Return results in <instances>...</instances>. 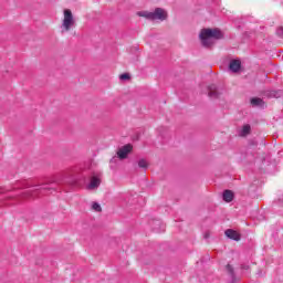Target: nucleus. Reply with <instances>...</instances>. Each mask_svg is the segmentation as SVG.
<instances>
[{
    "mask_svg": "<svg viewBox=\"0 0 283 283\" xmlns=\"http://www.w3.org/2000/svg\"><path fill=\"white\" fill-rule=\"evenodd\" d=\"M52 182H54V180L48 179L46 181H44L42 184L32 186L28 181H17L11 187H1L0 193H8L10 191H17V189H30V190L23 191L21 193V198L24 200L28 198H36V192L43 191V190L45 191V190L50 189V187H48V185H52Z\"/></svg>",
    "mask_w": 283,
    "mask_h": 283,
    "instance_id": "f257e3e1",
    "label": "nucleus"
},
{
    "mask_svg": "<svg viewBox=\"0 0 283 283\" xmlns=\"http://www.w3.org/2000/svg\"><path fill=\"white\" fill-rule=\"evenodd\" d=\"M199 39L203 48H211L214 39H222V32L218 29H203L199 34Z\"/></svg>",
    "mask_w": 283,
    "mask_h": 283,
    "instance_id": "f03ea898",
    "label": "nucleus"
},
{
    "mask_svg": "<svg viewBox=\"0 0 283 283\" xmlns=\"http://www.w3.org/2000/svg\"><path fill=\"white\" fill-rule=\"evenodd\" d=\"M137 14L138 17H144V19H148L149 21H165V19H167V11L161 8L155 9L154 12L139 11Z\"/></svg>",
    "mask_w": 283,
    "mask_h": 283,
    "instance_id": "7ed1b4c3",
    "label": "nucleus"
},
{
    "mask_svg": "<svg viewBox=\"0 0 283 283\" xmlns=\"http://www.w3.org/2000/svg\"><path fill=\"white\" fill-rule=\"evenodd\" d=\"M72 28H74V17L72 15V11L70 9H66L64 11V19L62 22V33L70 32Z\"/></svg>",
    "mask_w": 283,
    "mask_h": 283,
    "instance_id": "20e7f679",
    "label": "nucleus"
},
{
    "mask_svg": "<svg viewBox=\"0 0 283 283\" xmlns=\"http://www.w3.org/2000/svg\"><path fill=\"white\" fill-rule=\"evenodd\" d=\"M132 149L133 147L129 144L123 146L117 150V158H119V160H125V158H127V156H129L132 153Z\"/></svg>",
    "mask_w": 283,
    "mask_h": 283,
    "instance_id": "39448f33",
    "label": "nucleus"
},
{
    "mask_svg": "<svg viewBox=\"0 0 283 283\" xmlns=\"http://www.w3.org/2000/svg\"><path fill=\"white\" fill-rule=\"evenodd\" d=\"M98 187H101V177L98 176H93L91 178L90 184L87 185V189L90 191H94V189H98Z\"/></svg>",
    "mask_w": 283,
    "mask_h": 283,
    "instance_id": "423d86ee",
    "label": "nucleus"
},
{
    "mask_svg": "<svg viewBox=\"0 0 283 283\" xmlns=\"http://www.w3.org/2000/svg\"><path fill=\"white\" fill-rule=\"evenodd\" d=\"M242 67V62L240 60H232L229 64L230 72H240V69Z\"/></svg>",
    "mask_w": 283,
    "mask_h": 283,
    "instance_id": "0eeeda50",
    "label": "nucleus"
},
{
    "mask_svg": "<svg viewBox=\"0 0 283 283\" xmlns=\"http://www.w3.org/2000/svg\"><path fill=\"white\" fill-rule=\"evenodd\" d=\"M226 235L227 238H229L230 240H234L235 242H240V233H238L234 230H226Z\"/></svg>",
    "mask_w": 283,
    "mask_h": 283,
    "instance_id": "6e6552de",
    "label": "nucleus"
},
{
    "mask_svg": "<svg viewBox=\"0 0 283 283\" xmlns=\"http://www.w3.org/2000/svg\"><path fill=\"white\" fill-rule=\"evenodd\" d=\"M250 134H251V125L249 124L243 125L239 132V136L241 137L249 136Z\"/></svg>",
    "mask_w": 283,
    "mask_h": 283,
    "instance_id": "1a4fd4ad",
    "label": "nucleus"
},
{
    "mask_svg": "<svg viewBox=\"0 0 283 283\" xmlns=\"http://www.w3.org/2000/svg\"><path fill=\"white\" fill-rule=\"evenodd\" d=\"M251 105L253 107H262L264 105V101H262V98H260V97H253L251 99Z\"/></svg>",
    "mask_w": 283,
    "mask_h": 283,
    "instance_id": "9d476101",
    "label": "nucleus"
},
{
    "mask_svg": "<svg viewBox=\"0 0 283 283\" xmlns=\"http://www.w3.org/2000/svg\"><path fill=\"white\" fill-rule=\"evenodd\" d=\"M223 200H224V202H232L233 201V191L226 190L223 192Z\"/></svg>",
    "mask_w": 283,
    "mask_h": 283,
    "instance_id": "9b49d317",
    "label": "nucleus"
},
{
    "mask_svg": "<svg viewBox=\"0 0 283 283\" xmlns=\"http://www.w3.org/2000/svg\"><path fill=\"white\" fill-rule=\"evenodd\" d=\"M149 167V163L145 159H139L138 160V168L139 169H147Z\"/></svg>",
    "mask_w": 283,
    "mask_h": 283,
    "instance_id": "f8f14e48",
    "label": "nucleus"
},
{
    "mask_svg": "<svg viewBox=\"0 0 283 283\" xmlns=\"http://www.w3.org/2000/svg\"><path fill=\"white\" fill-rule=\"evenodd\" d=\"M92 209H93V211H96L97 213H99V211H103V209L101 208V205L98 202H93Z\"/></svg>",
    "mask_w": 283,
    "mask_h": 283,
    "instance_id": "ddd939ff",
    "label": "nucleus"
},
{
    "mask_svg": "<svg viewBox=\"0 0 283 283\" xmlns=\"http://www.w3.org/2000/svg\"><path fill=\"white\" fill-rule=\"evenodd\" d=\"M208 96L210 98H218V92L216 91V88H210Z\"/></svg>",
    "mask_w": 283,
    "mask_h": 283,
    "instance_id": "4468645a",
    "label": "nucleus"
},
{
    "mask_svg": "<svg viewBox=\"0 0 283 283\" xmlns=\"http://www.w3.org/2000/svg\"><path fill=\"white\" fill-rule=\"evenodd\" d=\"M120 81H129V74L124 73L119 76Z\"/></svg>",
    "mask_w": 283,
    "mask_h": 283,
    "instance_id": "2eb2a0df",
    "label": "nucleus"
},
{
    "mask_svg": "<svg viewBox=\"0 0 283 283\" xmlns=\"http://www.w3.org/2000/svg\"><path fill=\"white\" fill-rule=\"evenodd\" d=\"M227 271L233 277V268L230 264L227 265Z\"/></svg>",
    "mask_w": 283,
    "mask_h": 283,
    "instance_id": "dca6fc26",
    "label": "nucleus"
},
{
    "mask_svg": "<svg viewBox=\"0 0 283 283\" xmlns=\"http://www.w3.org/2000/svg\"><path fill=\"white\" fill-rule=\"evenodd\" d=\"M276 34H277L279 36H283V27H281V28H279V29L276 30Z\"/></svg>",
    "mask_w": 283,
    "mask_h": 283,
    "instance_id": "f3484780",
    "label": "nucleus"
},
{
    "mask_svg": "<svg viewBox=\"0 0 283 283\" xmlns=\"http://www.w3.org/2000/svg\"><path fill=\"white\" fill-rule=\"evenodd\" d=\"M203 238L207 240V238H209V232H206Z\"/></svg>",
    "mask_w": 283,
    "mask_h": 283,
    "instance_id": "a211bd4d",
    "label": "nucleus"
},
{
    "mask_svg": "<svg viewBox=\"0 0 283 283\" xmlns=\"http://www.w3.org/2000/svg\"><path fill=\"white\" fill-rule=\"evenodd\" d=\"M242 269L249 270V265H242Z\"/></svg>",
    "mask_w": 283,
    "mask_h": 283,
    "instance_id": "6ab92c4d",
    "label": "nucleus"
},
{
    "mask_svg": "<svg viewBox=\"0 0 283 283\" xmlns=\"http://www.w3.org/2000/svg\"><path fill=\"white\" fill-rule=\"evenodd\" d=\"M113 160H116V157H113Z\"/></svg>",
    "mask_w": 283,
    "mask_h": 283,
    "instance_id": "aec40b11",
    "label": "nucleus"
}]
</instances>
